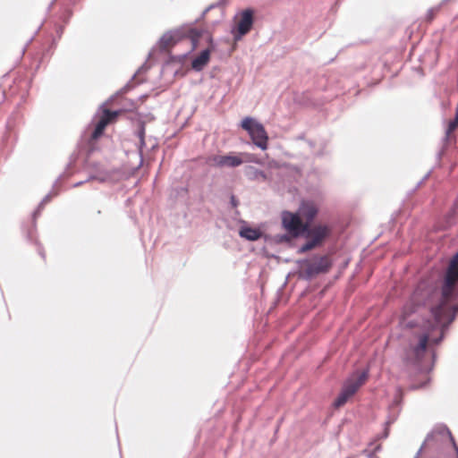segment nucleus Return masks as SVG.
<instances>
[{
  "mask_svg": "<svg viewBox=\"0 0 458 458\" xmlns=\"http://www.w3.org/2000/svg\"><path fill=\"white\" fill-rule=\"evenodd\" d=\"M204 31L198 29H191L184 35L179 30L165 33L159 40V48L161 51L168 52L174 46L182 41L184 38H189L191 44V49H196L199 40L204 37Z\"/></svg>",
  "mask_w": 458,
  "mask_h": 458,
  "instance_id": "20e7f679",
  "label": "nucleus"
},
{
  "mask_svg": "<svg viewBox=\"0 0 458 458\" xmlns=\"http://www.w3.org/2000/svg\"><path fill=\"white\" fill-rule=\"evenodd\" d=\"M458 296V252L450 259L446 268L444 283L441 289V300L438 307L434 310L437 318H441L442 310L445 316L449 318L452 311L458 312V306L453 304V301Z\"/></svg>",
  "mask_w": 458,
  "mask_h": 458,
  "instance_id": "f03ea898",
  "label": "nucleus"
},
{
  "mask_svg": "<svg viewBox=\"0 0 458 458\" xmlns=\"http://www.w3.org/2000/svg\"><path fill=\"white\" fill-rule=\"evenodd\" d=\"M253 24V12L246 9L241 13V17L237 22L238 36H234L235 39H239L242 36L247 34Z\"/></svg>",
  "mask_w": 458,
  "mask_h": 458,
  "instance_id": "f8f14e48",
  "label": "nucleus"
},
{
  "mask_svg": "<svg viewBox=\"0 0 458 458\" xmlns=\"http://www.w3.org/2000/svg\"><path fill=\"white\" fill-rule=\"evenodd\" d=\"M332 227L325 223H318L313 225H308L302 235L307 239L306 242L300 248V252L304 253L318 247H320L330 236Z\"/></svg>",
  "mask_w": 458,
  "mask_h": 458,
  "instance_id": "7ed1b4c3",
  "label": "nucleus"
},
{
  "mask_svg": "<svg viewBox=\"0 0 458 458\" xmlns=\"http://www.w3.org/2000/svg\"><path fill=\"white\" fill-rule=\"evenodd\" d=\"M424 386H426V382H424L423 384L418 385V386L417 385H411L410 386V389L415 390V389H419L420 387H423Z\"/></svg>",
  "mask_w": 458,
  "mask_h": 458,
  "instance_id": "6ab92c4d",
  "label": "nucleus"
},
{
  "mask_svg": "<svg viewBox=\"0 0 458 458\" xmlns=\"http://www.w3.org/2000/svg\"><path fill=\"white\" fill-rule=\"evenodd\" d=\"M144 134H145V129L142 126L141 129L139 131V137H140V139L142 143L144 142Z\"/></svg>",
  "mask_w": 458,
  "mask_h": 458,
  "instance_id": "a211bd4d",
  "label": "nucleus"
},
{
  "mask_svg": "<svg viewBox=\"0 0 458 458\" xmlns=\"http://www.w3.org/2000/svg\"><path fill=\"white\" fill-rule=\"evenodd\" d=\"M122 113V110L110 111L107 108H104L98 123H96L95 129L90 135V141H96L98 140L103 135L106 126L115 123Z\"/></svg>",
  "mask_w": 458,
  "mask_h": 458,
  "instance_id": "9d476101",
  "label": "nucleus"
},
{
  "mask_svg": "<svg viewBox=\"0 0 458 458\" xmlns=\"http://www.w3.org/2000/svg\"><path fill=\"white\" fill-rule=\"evenodd\" d=\"M241 126L245 130L252 142L263 150L268 147V135L260 123L251 117H245L241 123Z\"/></svg>",
  "mask_w": 458,
  "mask_h": 458,
  "instance_id": "0eeeda50",
  "label": "nucleus"
},
{
  "mask_svg": "<svg viewBox=\"0 0 458 458\" xmlns=\"http://www.w3.org/2000/svg\"><path fill=\"white\" fill-rule=\"evenodd\" d=\"M438 307V304L432 307L431 314L433 316L432 321H426L423 325L424 332L419 336V342L415 345H411L405 352V360L411 363L420 362L426 354L427 346L428 341H432L435 344H438L443 337L444 327L451 323L455 313L452 311V315L449 318L445 316L444 310L441 318H437L434 314V310Z\"/></svg>",
  "mask_w": 458,
  "mask_h": 458,
  "instance_id": "f257e3e1",
  "label": "nucleus"
},
{
  "mask_svg": "<svg viewBox=\"0 0 458 458\" xmlns=\"http://www.w3.org/2000/svg\"><path fill=\"white\" fill-rule=\"evenodd\" d=\"M458 128V109H455V116L453 120L448 122L445 136L446 138H450L454 131Z\"/></svg>",
  "mask_w": 458,
  "mask_h": 458,
  "instance_id": "2eb2a0df",
  "label": "nucleus"
},
{
  "mask_svg": "<svg viewBox=\"0 0 458 458\" xmlns=\"http://www.w3.org/2000/svg\"><path fill=\"white\" fill-rule=\"evenodd\" d=\"M230 202H231V204H232V206H233V208H236V207L238 206V204H239L238 199H236V197H235V196H233V195H232V196H231Z\"/></svg>",
  "mask_w": 458,
  "mask_h": 458,
  "instance_id": "f3484780",
  "label": "nucleus"
},
{
  "mask_svg": "<svg viewBox=\"0 0 458 458\" xmlns=\"http://www.w3.org/2000/svg\"><path fill=\"white\" fill-rule=\"evenodd\" d=\"M318 205L314 200H302L300 204L297 213L303 223L311 225V222L318 214Z\"/></svg>",
  "mask_w": 458,
  "mask_h": 458,
  "instance_id": "9b49d317",
  "label": "nucleus"
},
{
  "mask_svg": "<svg viewBox=\"0 0 458 458\" xmlns=\"http://www.w3.org/2000/svg\"><path fill=\"white\" fill-rule=\"evenodd\" d=\"M283 228L293 238L304 233L307 223H303L297 212L283 211L281 214Z\"/></svg>",
  "mask_w": 458,
  "mask_h": 458,
  "instance_id": "1a4fd4ad",
  "label": "nucleus"
},
{
  "mask_svg": "<svg viewBox=\"0 0 458 458\" xmlns=\"http://www.w3.org/2000/svg\"><path fill=\"white\" fill-rule=\"evenodd\" d=\"M252 155L249 153H233L230 152L226 155H213L208 157L207 164L214 167H237L245 162L252 161Z\"/></svg>",
  "mask_w": 458,
  "mask_h": 458,
  "instance_id": "423d86ee",
  "label": "nucleus"
},
{
  "mask_svg": "<svg viewBox=\"0 0 458 458\" xmlns=\"http://www.w3.org/2000/svg\"><path fill=\"white\" fill-rule=\"evenodd\" d=\"M368 377L367 371H361L352 374L346 379L338 396L333 403L334 408L339 409L343 407L357 393L359 388L366 383Z\"/></svg>",
  "mask_w": 458,
  "mask_h": 458,
  "instance_id": "39448f33",
  "label": "nucleus"
},
{
  "mask_svg": "<svg viewBox=\"0 0 458 458\" xmlns=\"http://www.w3.org/2000/svg\"><path fill=\"white\" fill-rule=\"evenodd\" d=\"M206 40L209 42L210 46L203 50L197 57L191 62V67L195 71H201L208 63L210 53L212 51V39L208 35H206Z\"/></svg>",
  "mask_w": 458,
  "mask_h": 458,
  "instance_id": "ddd939ff",
  "label": "nucleus"
},
{
  "mask_svg": "<svg viewBox=\"0 0 458 458\" xmlns=\"http://www.w3.org/2000/svg\"><path fill=\"white\" fill-rule=\"evenodd\" d=\"M239 234L241 237L245 238L249 241H257L262 235L259 229L251 227H242L239 232Z\"/></svg>",
  "mask_w": 458,
  "mask_h": 458,
  "instance_id": "4468645a",
  "label": "nucleus"
},
{
  "mask_svg": "<svg viewBox=\"0 0 458 458\" xmlns=\"http://www.w3.org/2000/svg\"><path fill=\"white\" fill-rule=\"evenodd\" d=\"M332 267V261L327 255L314 257L311 259L303 260L301 269L307 277H312L319 274H325Z\"/></svg>",
  "mask_w": 458,
  "mask_h": 458,
  "instance_id": "6e6552de",
  "label": "nucleus"
},
{
  "mask_svg": "<svg viewBox=\"0 0 458 458\" xmlns=\"http://www.w3.org/2000/svg\"><path fill=\"white\" fill-rule=\"evenodd\" d=\"M416 310V305L413 302H409L404 305L403 310V323L405 319Z\"/></svg>",
  "mask_w": 458,
  "mask_h": 458,
  "instance_id": "dca6fc26",
  "label": "nucleus"
},
{
  "mask_svg": "<svg viewBox=\"0 0 458 458\" xmlns=\"http://www.w3.org/2000/svg\"><path fill=\"white\" fill-rule=\"evenodd\" d=\"M435 13L433 10H430L428 13V21H431L434 19Z\"/></svg>",
  "mask_w": 458,
  "mask_h": 458,
  "instance_id": "aec40b11",
  "label": "nucleus"
},
{
  "mask_svg": "<svg viewBox=\"0 0 458 458\" xmlns=\"http://www.w3.org/2000/svg\"><path fill=\"white\" fill-rule=\"evenodd\" d=\"M406 326H408V327H413L414 325H413V324H411V323H407V324H406Z\"/></svg>",
  "mask_w": 458,
  "mask_h": 458,
  "instance_id": "412c9836",
  "label": "nucleus"
}]
</instances>
